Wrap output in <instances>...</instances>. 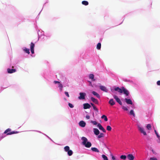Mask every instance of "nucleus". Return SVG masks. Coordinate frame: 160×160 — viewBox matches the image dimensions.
<instances>
[{
	"label": "nucleus",
	"instance_id": "obj_1",
	"mask_svg": "<svg viewBox=\"0 0 160 160\" xmlns=\"http://www.w3.org/2000/svg\"><path fill=\"white\" fill-rule=\"evenodd\" d=\"M110 90L111 92L113 93L116 94L118 93L120 95L124 94L128 98H130V95L129 91L123 87H119V86L115 85L111 87Z\"/></svg>",
	"mask_w": 160,
	"mask_h": 160
},
{
	"label": "nucleus",
	"instance_id": "obj_2",
	"mask_svg": "<svg viewBox=\"0 0 160 160\" xmlns=\"http://www.w3.org/2000/svg\"><path fill=\"white\" fill-rule=\"evenodd\" d=\"M37 21H36L34 23V25L35 28L38 34V39L37 41H39L40 38L41 39V40H42V37L44 36V32L41 29H38V27L37 24Z\"/></svg>",
	"mask_w": 160,
	"mask_h": 160
},
{
	"label": "nucleus",
	"instance_id": "obj_3",
	"mask_svg": "<svg viewBox=\"0 0 160 160\" xmlns=\"http://www.w3.org/2000/svg\"><path fill=\"white\" fill-rule=\"evenodd\" d=\"M81 139L82 142L81 144L87 148H90L92 146V143L91 142L89 141L88 139L85 137H82Z\"/></svg>",
	"mask_w": 160,
	"mask_h": 160
},
{
	"label": "nucleus",
	"instance_id": "obj_4",
	"mask_svg": "<svg viewBox=\"0 0 160 160\" xmlns=\"http://www.w3.org/2000/svg\"><path fill=\"white\" fill-rule=\"evenodd\" d=\"M52 35V33L50 32L45 33H44V36L43 37V38H42V40L44 41L49 39Z\"/></svg>",
	"mask_w": 160,
	"mask_h": 160
},
{
	"label": "nucleus",
	"instance_id": "obj_5",
	"mask_svg": "<svg viewBox=\"0 0 160 160\" xmlns=\"http://www.w3.org/2000/svg\"><path fill=\"white\" fill-rule=\"evenodd\" d=\"M98 86L99 87L100 89L102 91L105 92H108V89L106 86L102 85L100 83H98Z\"/></svg>",
	"mask_w": 160,
	"mask_h": 160
},
{
	"label": "nucleus",
	"instance_id": "obj_6",
	"mask_svg": "<svg viewBox=\"0 0 160 160\" xmlns=\"http://www.w3.org/2000/svg\"><path fill=\"white\" fill-rule=\"evenodd\" d=\"M79 95L78 97V99L79 100H83L85 99L86 94L84 92H81L79 93Z\"/></svg>",
	"mask_w": 160,
	"mask_h": 160
},
{
	"label": "nucleus",
	"instance_id": "obj_7",
	"mask_svg": "<svg viewBox=\"0 0 160 160\" xmlns=\"http://www.w3.org/2000/svg\"><path fill=\"white\" fill-rule=\"evenodd\" d=\"M113 97L117 102L118 103L121 105H122V103L121 100L117 96L114 95H113Z\"/></svg>",
	"mask_w": 160,
	"mask_h": 160
},
{
	"label": "nucleus",
	"instance_id": "obj_8",
	"mask_svg": "<svg viewBox=\"0 0 160 160\" xmlns=\"http://www.w3.org/2000/svg\"><path fill=\"white\" fill-rule=\"evenodd\" d=\"M17 70L16 68H8L7 69V73L11 74L16 72Z\"/></svg>",
	"mask_w": 160,
	"mask_h": 160
},
{
	"label": "nucleus",
	"instance_id": "obj_9",
	"mask_svg": "<svg viewBox=\"0 0 160 160\" xmlns=\"http://www.w3.org/2000/svg\"><path fill=\"white\" fill-rule=\"evenodd\" d=\"M6 136V137L11 135V129L8 128L6 129L3 132Z\"/></svg>",
	"mask_w": 160,
	"mask_h": 160
},
{
	"label": "nucleus",
	"instance_id": "obj_10",
	"mask_svg": "<svg viewBox=\"0 0 160 160\" xmlns=\"http://www.w3.org/2000/svg\"><path fill=\"white\" fill-rule=\"evenodd\" d=\"M139 129L141 132V133L144 135H147V134L146 131L144 130V128L141 126H138Z\"/></svg>",
	"mask_w": 160,
	"mask_h": 160
},
{
	"label": "nucleus",
	"instance_id": "obj_11",
	"mask_svg": "<svg viewBox=\"0 0 160 160\" xmlns=\"http://www.w3.org/2000/svg\"><path fill=\"white\" fill-rule=\"evenodd\" d=\"M154 132L156 136L158 138V139L157 140V142L158 143H160V135L155 129H154Z\"/></svg>",
	"mask_w": 160,
	"mask_h": 160
},
{
	"label": "nucleus",
	"instance_id": "obj_12",
	"mask_svg": "<svg viewBox=\"0 0 160 160\" xmlns=\"http://www.w3.org/2000/svg\"><path fill=\"white\" fill-rule=\"evenodd\" d=\"M63 78L64 79V80L63 81V83L64 85V87L66 86L68 87L69 86L68 83L69 82L68 79L65 77H63Z\"/></svg>",
	"mask_w": 160,
	"mask_h": 160
},
{
	"label": "nucleus",
	"instance_id": "obj_13",
	"mask_svg": "<svg viewBox=\"0 0 160 160\" xmlns=\"http://www.w3.org/2000/svg\"><path fill=\"white\" fill-rule=\"evenodd\" d=\"M90 92L94 96L100 99L101 98V97L99 94L96 91L91 90Z\"/></svg>",
	"mask_w": 160,
	"mask_h": 160
},
{
	"label": "nucleus",
	"instance_id": "obj_14",
	"mask_svg": "<svg viewBox=\"0 0 160 160\" xmlns=\"http://www.w3.org/2000/svg\"><path fill=\"white\" fill-rule=\"evenodd\" d=\"M86 122L85 121L81 120L78 123L79 126L82 128H84L86 125Z\"/></svg>",
	"mask_w": 160,
	"mask_h": 160
},
{
	"label": "nucleus",
	"instance_id": "obj_15",
	"mask_svg": "<svg viewBox=\"0 0 160 160\" xmlns=\"http://www.w3.org/2000/svg\"><path fill=\"white\" fill-rule=\"evenodd\" d=\"M124 100L127 104H132V100L130 98H124Z\"/></svg>",
	"mask_w": 160,
	"mask_h": 160
},
{
	"label": "nucleus",
	"instance_id": "obj_16",
	"mask_svg": "<svg viewBox=\"0 0 160 160\" xmlns=\"http://www.w3.org/2000/svg\"><path fill=\"white\" fill-rule=\"evenodd\" d=\"M22 49L24 53L29 54L30 53V49L26 47H23L22 48Z\"/></svg>",
	"mask_w": 160,
	"mask_h": 160
},
{
	"label": "nucleus",
	"instance_id": "obj_17",
	"mask_svg": "<svg viewBox=\"0 0 160 160\" xmlns=\"http://www.w3.org/2000/svg\"><path fill=\"white\" fill-rule=\"evenodd\" d=\"M83 108L84 109H89L91 108L90 105L88 103L83 104Z\"/></svg>",
	"mask_w": 160,
	"mask_h": 160
},
{
	"label": "nucleus",
	"instance_id": "obj_18",
	"mask_svg": "<svg viewBox=\"0 0 160 160\" xmlns=\"http://www.w3.org/2000/svg\"><path fill=\"white\" fill-rule=\"evenodd\" d=\"M135 156L132 154H129L127 156V158L128 160H134Z\"/></svg>",
	"mask_w": 160,
	"mask_h": 160
},
{
	"label": "nucleus",
	"instance_id": "obj_19",
	"mask_svg": "<svg viewBox=\"0 0 160 160\" xmlns=\"http://www.w3.org/2000/svg\"><path fill=\"white\" fill-rule=\"evenodd\" d=\"M64 87V86L62 83L61 81L58 84V87L59 88V90L60 92H61L62 91L63 88Z\"/></svg>",
	"mask_w": 160,
	"mask_h": 160
},
{
	"label": "nucleus",
	"instance_id": "obj_20",
	"mask_svg": "<svg viewBox=\"0 0 160 160\" xmlns=\"http://www.w3.org/2000/svg\"><path fill=\"white\" fill-rule=\"evenodd\" d=\"M89 79H91L92 81H95L96 79L94 78V75L93 73H90L88 75Z\"/></svg>",
	"mask_w": 160,
	"mask_h": 160
},
{
	"label": "nucleus",
	"instance_id": "obj_21",
	"mask_svg": "<svg viewBox=\"0 0 160 160\" xmlns=\"http://www.w3.org/2000/svg\"><path fill=\"white\" fill-rule=\"evenodd\" d=\"M97 127L100 130L102 131V132H105V129L100 123L98 124Z\"/></svg>",
	"mask_w": 160,
	"mask_h": 160
},
{
	"label": "nucleus",
	"instance_id": "obj_22",
	"mask_svg": "<svg viewBox=\"0 0 160 160\" xmlns=\"http://www.w3.org/2000/svg\"><path fill=\"white\" fill-rule=\"evenodd\" d=\"M93 130L94 134L96 135H98L100 133L99 131L97 128H93Z\"/></svg>",
	"mask_w": 160,
	"mask_h": 160
},
{
	"label": "nucleus",
	"instance_id": "obj_23",
	"mask_svg": "<svg viewBox=\"0 0 160 160\" xmlns=\"http://www.w3.org/2000/svg\"><path fill=\"white\" fill-rule=\"evenodd\" d=\"M110 156L112 160H119L118 157L114 155L112 153H110Z\"/></svg>",
	"mask_w": 160,
	"mask_h": 160
},
{
	"label": "nucleus",
	"instance_id": "obj_24",
	"mask_svg": "<svg viewBox=\"0 0 160 160\" xmlns=\"http://www.w3.org/2000/svg\"><path fill=\"white\" fill-rule=\"evenodd\" d=\"M91 149L93 152L98 153L99 152V150L96 147H92L91 148Z\"/></svg>",
	"mask_w": 160,
	"mask_h": 160
},
{
	"label": "nucleus",
	"instance_id": "obj_25",
	"mask_svg": "<svg viewBox=\"0 0 160 160\" xmlns=\"http://www.w3.org/2000/svg\"><path fill=\"white\" fill-rule=\"evenodd\" d=\"M98 59H99V60L100 59L98 55H96L94 57V59L92 61V62L93 64L95 63L96 61H97V62L98 61Z\"/></svg>",
	"mask_w": 160,
	"mask_h": 160
},
{
	"label": "nucleus",
	"instance_id": "obj_26",
	"mask_svg": "<svg viewBox=\"0 0 160 160\" xmlns=\"http://www.w3.org/2000/svg\"><path fill=\"white\" fill-rule=\"evenodd\" d=\"M109 103L112 106L114 105L115 104V102L113 98H111L109 101Z\"/></svg>",
	"mask_w": 160,
	"mask_h": 160
},
{
	"label": "nucleus",
	"instance_id": "obj_27",
	"mask_svg": "<svg viewBox=\"0 0 160 160\" xmlns=\"http://www.w3.org/2000/svg\"><path fill=\"white\" fill-rule=\"evenodd\" d=\"M90 122L91 123H92L93 125H96V126L97 127V126L98 125V124H99V123L97 122L95 120H91L90 121Z\"/></svg>",
	"mask_w": 160,
	"mask_h": 160
},
{
	"label": "nucleus",
	"instance_id": "obj_28",
	"mask_svg": "<svg viewBox=\"0 0 160 160\" xmlns=\"http://www.w3.org/2000/svg\"><path fill=\"white\" fill-rule=\"evenodd\" d=\"M37 41H36L34 43L32 42H31L30 44V49H34L35 47V43H36Z\"/></svg>",
	"mask_w": 160,
	"mask_h": 160
},
{
	"label": "nucleus",
	"instance_id": "obj_29",
	"mask_svg": "<svg viewBox=\"0 0 160 160\" xmlns=\"http://www.w3.org/2000/svg\"><path fill=\"white\" fill-rule=\"evenodd\" d=\"M152 111L149 110L148 111V113L147 114L146 116L150 118L152 116Z\"/></svg>",
	"mask_w": 160,
	"mask_h": 160
},
{
	"label": "nucleus",
	"instance_id": "obj_30",
	"mask_svg": "<svg viewBox=\"0 0 160 160\" xmlns=\"http://www.w3.org/2000/svg\"><path fill=\"white\" fill-rule=\"evenodd\" d=\"M67 152L68 155L69 156H72L73 153V151L71 149H69Z\"/></svg>",
	"mask_w": 160,
	"mask_h": 160
},
{
	"label": "nucleus",
	"instance_id": "obj_31",
	"mask_svg": "<svg viewBox=\"0 0 160 160\" xmlns=\"http://www.w3.org/2000/svg\"><path fill=\"white\" fill-rule=\"evenodd\" d=\"M101 47V43L100 42H98L96 46V48L98 50H100Z\"/></svg>",
	"mask_w": 160,
	"mask_h": 160
},
{
	"label": "nucleus",
	"instance_id": "obj_32",
	"mask_svg": "<svg viewBox=\"0 0 160 160\" xmlns=\"http://www.w3.org/2000/svg\"><path fill=\"white\" fill-rule=\"evenodd\" d=\"M130 114L131 116H132V117H135V114L133 110L132 109H131L130 110Z\"/></svg>",
	"mask_w": 160,
	"mask_h": 160
},
{
	"label": "nucleus",
	"instance_id": "obj_33",
	"mask_svg": "<svg viewBox=\"0 0 160 160\" xmlns=\"http://www.w3.org/2000/svg\"><path fill=\"white\" fill-rule=\"evenodd\" d=\"M146 128L148 130H152V126L150 124H146Z\"/></svg>",
	"mask_w": 160,
	"mask_h": 160
},
{
	"label": "nucleus",
	"instance_id": "obj_34",
	"mask_svg": "<svg viewBox=\"0 0 160 160\" xmlns=\"http://www.w3.org/2000/svg\"><path fill=\"white\" fill-rule=\"evenodd\" d=\"M82 4L85 6H87L89 4V2L87 1L84 0L82 2Z\"/></svg>",
	"mask_w": 160,
	"mask_h": 160
},
{
	"label": "nucleus",
	"instance_id": "obj_35",
	"mask_svg": "<svg viewBox=\"0 0 160 160\" xmlns=\"http://www.w3.org/2000/svg\"><path fill=\"white\" fill-rule=\"evenodd\" d=\"M123 81L126 82H130L131 83H133V81L131 80L130 79H128L126 78H122Z\"/></svg>",
	"mask_w": 160,
	"mask_h": 160
},
{
	"label": "nucleus",
	"instance_id": "obj_36",
	"mask_svg": "<svg viewBox=\"0 0 160 160\" xmlns=\"http://www.w3.org/2000/svg\"><path fill=\"white\" fill-rule=\"evenodd\" d=\"M89 97L91 100L93 102H96L98 101L97 100L93 97L91 96Z\"/></svg>",
	"mask_w": 160,
	"mask_h": 160
},
{
	"label": "nucleus",
	"instance_id": "obj_37",
	"mask_svg": "<svg viewBox=\"0 0 160 160\" xmlns=\"http://www.w3.org/2000/svg\"><path fill=\"white\" fill-rule=\"evenodd\" d=\"M69 149L70 147L68 146H66L64 148V150L65 152H67Z\"/></svg>",
	"mask_w": 160,
	"mask_h": 160
},
{
	"label": "nucleus",
	"instance_id": "obj_38",
	"mask_svg": "<svg viewBox=\"0 0 160 160\" xmlns=\"http://www.w3.org/2000/svg\"><path fill=\"white\" fill-rule=\"evenodd\" d=\"M101 118H104V121L106 122H107L108 121V118L105 115H102L101 116Z\"/></svg>",
	"mask_w": 160,
	"mask_h": 160
},
{
	"label": "nucleus",
	"instance_id": "obj_39",
	"mask_svg": "<svg viewBox=\"0 0 160 160\" xmlns=\"http://www.w3.org/2000/svg\"><path fill=\"white\" fill-rule=\"evenodd\" d=\"M102 157L103 160H108V157L104 154H102Z\"/></svg>",
	"mask_w": 160,
	"mask_h": 160
},
{
	"label": "nucleus",
	"instance_id": "obj_40",
	"mask_svg": "<svg viewBox=\"0 0 160 160\" xmlns=\"http://www.w3.org/2000/svg\"><path fill=\"white\" fill-rule=\"evenodd\" d=\"M20 132L19 131H12L11 129V135L14 134H17L19 133Z\"/></svg>",
	"mask_w": 160,
	"mask_h": 160
},
{
	"label": "nucleus",
	"instance_id": "obj_41",
	"mask_svg": "<svg viewBox=\"0 0 160 160\" xmlns=\"http://www.w3.org/2000/svg\"><path fill=\"white\" fill-rule=\"evenodd\" d=\"M5 137L6 136L5 134H3V133L2 134H0V141Z\"/></svg>",
	"mask_w": 160,
	"mask_h": 160
},
{
	"label": "nucleus",
	"instance_id": "obj_42",
	"mask_svg": "<svg viewBox=\"0 0 160 160\" xmlns=\"http://www.w3.org/2000/svg\"><path fill=\"white\" fill-rule=\"evenodd\" d=\"M120 158L121 159L124 160L127 158V156L125 155H122L120 156Z\"/></svg>",
	"mask_w": 160,
	"mask_h": 160
},
{
	"label": "nucleus",
	"instance_id": "obj_43",
	"mask_svg": "<svg viewBox=\"0 0 160 160\" xmlns=\"http://www.w3.org/2000/svg\"><path fill=\"white\" fill-rule=\"evenodd\" d=\"M68 106L70 108H73L74 107V105L72 104V103L68 102Z\"/></svg>",
	"mask_w": 160,
	"mask_h": 160
},
{
	"label": "nucleus",
	"instance_id": "obj_44",
	"mask_svg": "<svg viewBox=\"0 0 160 160\" xmlns=\"http://www.w3.org/2000/svg\"><path fill=\"white\" fill-rule=\"evenodd\" d=\"M93 110L95 112H96L97 113H98L99 112V110L97 108V107L96 106H93Z\"/></svg>",
	"mask_w": 160,
	"mask_h": 160
},
{
	"label": "nucleus",
	"instance_id": "obj_45",
	"mask_svg": "<svg viewBox=\"0 0 160 160\" xmlns=\"http://www.w3.org/2000/svg\"><path fill=\"white\" fill-rule=\"evenodd\" d=\"M106 128L108 131H111L112 129V127L109 125L107 126Z\"/></svg>",
	"mask_w": 160,
	"mask_h": 160
},
{
	"label": "nucleus",
	"instance_id": "obj_46",
	"mask_svg": "<svg viewBox=\"0 0 160 160\" xmlns=\"http://www.w3.org/2000/svg\"><path fill=\"white\" fill-rule=\"evenodd\" d=\"M47 137L50 140H51L55 144L57 145H59V144H58L57 143H55L50 137H49L48 136H47Z\"/></svg>",
	"mask_w": 160,
	"mask_h": 160
},
{
	"label": "nucleus",
	"instance_id": "obj_47",
	"mask_svg": "<svg viewBox=\"0 0 160 160\" xmlns=\"http://www.w3.org/2000/svg\"><path fill=\"white\" fill-rule=\"evenodd\" d=\"M61 81H56V80H54L53 82V83L55 84H57L58 85V84H59Z\"/></svg>",
	"mask_w": 160,
	"mask_h": 160
},
{
	"label": "nucleus",
	"instance_id": "obj_48",
	"mask_svg": "<svg viewBox=\"0 0 160 160\" xmlns=\"http://www.w3.org/2000/svg\"><path fill=\"white\" fill-rule=\"evenodd\" d=\"M64 94L68 98L70 97L69 93L67 91H65L64 92Z\"/></svg>",
	"mask_w": 160,
	"mask_h": 160
},
{
	"label": "nucleus",
	"instance_id": "obj_49",
	"mask_svg": "<svg viewBox=\"0 0 160 160\" xmlns=\"http://www.w3.org/2000/svg\"><path fill=\"white\" fill-rule=\"evenodd\" d=\"M122 108L124 110H126V111H128V108L127 106H123L122 107Z\"/></svg>",
	"mask_w": 160,
	"mask_h": 160
},
{
	"label": "nucleus",
	"instance_id": "obj_50",
	"mask_svg": "<svg viewBox=\"0 0 160 160\" xmlns=\"http://www.w3.org/2000/svg\"><path fill=\"white\" fill-rule=\"evenodd\" d=\"M8 86H7L6 87H5V88H3V87L2 86L0 88V93L5 88H7L8 87Z\"/></svg>",
	"mask_w": 160,
	"mask_h": 160
},
{
	"label": "nucleus",
	"instance_id": "obj_51",
	"mask_svg": "<svg viewBox=\"0 0 160 160\" xmlns=\"http://www.w3.org/2000/svg\"><path fill=\"white\" fill-rule=\"evenodd\" d=\"M103 137V133L102 132L100 133V134L99 135L98 137V138H100L102 137Z\"/></svg>",
	"mask_w": 160,
	"mask_h": 160
},
{
	"label": "nucleus",
	"instance_id": "obj_52",
	"mask_svg": "<svg viewBox=\"0 0 160 160\" xmlns=\"http://www.w3.org/2000/svg\"><path fill=\"white\" fill-rule=\"evenodd\" d=\"M86 119L87 120L89 119L90 118V116L88 114H87L85 116Z\"/></svg>",
	"mask_w": 160,
	"mask_h": 160
},
{
	"label": "nucleus",
	"instance_id": "obj_53",
	"mask_svg": "<svg viewBox=\"0 0 160 160\" xmlns=\"http://www.w3.org/2000/svg\"><path fill=\"white\" fill-rule=\"evenodd\" d=\"M30 51L32 54L34 53V49H30Z\"/></svg>",
	"mask_w": 160,
	"mask_h": 160
},
{
	"label": "nucleus",
	"instance_id": "obj_54",
	"mask_svg": "<svg viewBox=\"0 0 160 160\" xmlns=\"http://www.w3.org/2000/svg\"><path fill=\"white\" fill-rule=\"evenodd\" d=\"M31 131L36 132H39L40 133H42V132H41L40 131H38V130H31Z\"/></svg>",
	"mask_w": 160,
	"mask_h": 160
},
{
	"label": "nucleus",
	"instance_id": "obj_55",
	"mask_svg": "<svg viewBox=\"0 0 160 160\" xmlns=\"http://www.w3.org/2000/svg\"><path fill=\"white\" fill-rule=\"evenodd\" d=\"M127 15V14H126V15H124L123 17L122 18L123 19V20L122 21L121 23H120V24H119L118 25H120V24H122V22H123V21L124 20V19H125V16H126V15Z\"/></svg>",
	"mask_w": 160,
	"mask_h": 160
},
{
	"label": "nucleus",
	"instance_id": "obj_56",
	"mask_svg": "<svg viewBox=\"0 0 160 160\" xmlns=\"http://www.w3.org/2000/svg\"><path fill=\"white\" fill-rule=\"evenodd\" d=\"M157 85L158 86H160V80H158L156 82Z\"/></svg>",
	"mask_w": 160,
	"mask_h": 160
},
{
	"label": "nucleus",
	"instance_id": "obj_57",
	"mask_svg": "<svg viewBox=\"0 0 160 160\" xmlns=\"http://www.w3.org/2000/svg\"><path fill=\"white\" fill-rule=\"evenodd\" d=\"M151 160H158V159L156 158H153L151 159Z\"/></svg>",
	"mask_w": 160,
	"mask_h": 160
},
{
	"label": "nucleus",
	"instance_id": "obj_58",
	"mask_svg": "<svg viewBox=\"0 0 160 160\" xmlns=\"http://www.w3.org/2000/svg\"><path fill=\"white\" fill-rule=\"evenodd\" d=\"M102 38H100L99 39V42H101H101L102 40Z\"/></svg>",
	"mask_w": 160,
	"mask_h": 160
},
{
	"label": "nucleus",
	"instance_id": "obj_59",
	"mask_svg": "<svg viewBox=\"0 0 160 160\" xmlns=\"http://www.w3.org/2000/svg\"><path fill=\"white\" fill-rule=\"evenodd\" d=\"M152 153L153 154H155V155H156V154H157V153L153 149H152Z\"/></svg>",
	"mask_w": 160,
	"mask_h": 160
},
{
	"label": "nucleus",
	"instance_id": "obj_60",
	"mask_svg": "<svg viewBox=\"0 0 160 160\" xmlns=\"http://www.w3.org/2000/svg\"><path fill=\"white\" fill-rule=\"evenodd\" d=\"M48 0L45 3H44V4H43V7H44L45 6V5L47 3H48Z\"/></svg>",
	"mask_w": 160,
	"mask_h": 160
},
{
	"label": "nucleus",
	"instance_id": "obj_61",
	"mask_svg": "<svg viewBox=\"0 0 160 160\" xmlns=\"http://www.w3.org/2000/svg\"><path fill=\"white\" fill-rule=\"evenodd\" d=\"M45 63H47V65H48V66H49L48 65H49V62H48V61H46Z\"/></svg>",
	"mask_w": 160,
	"mask_h": 160
},
{
	"label": "nucleus",
	"instance_id": "obj_62",
	"mask_svg": "<svg viewBox=\"0 0 160 160\" xmlns=\"http://www.w3.org/2000/svg\"><path fill=\"white\" fill-rule=\"evenodd\" d=\"M90 104L93 107V106H95L94 105V104L93 103L91 102L90 103Z\"/></svg>",
	"mask_w": 160,
	"mask_h": 160
},
{
	"label": "nucleus",
	"instance_id": "obj_63",
	"mask_svg": "<svg viewBox=\"0 0 160 160\" xmlns=\"http://www.w3.org/2000/svg\"><path fill=\"white\" fill-rule=\"evenodd\" d=\"M6 85L7 86H9L10 85V84L8 82L7 83Z\"/></svg>",
	"mask_w": 160,
	"mask_h": 160
},
{
	"label": "nucleus",
	"instance_id": "obj_64",
	"mask_svg": "<svg viewBox=\"0 0 160 160\" xmlns=\"http://www.w3.org/2000/svg\"><path fill=\"white\" fill-rule=\"evenodd\" d=\"M87 132H90L91 131L89 129H88L87 130Z\"/></svg>",
	"mask_w": 160,
	"mask_h": 160
}]
</instances>
